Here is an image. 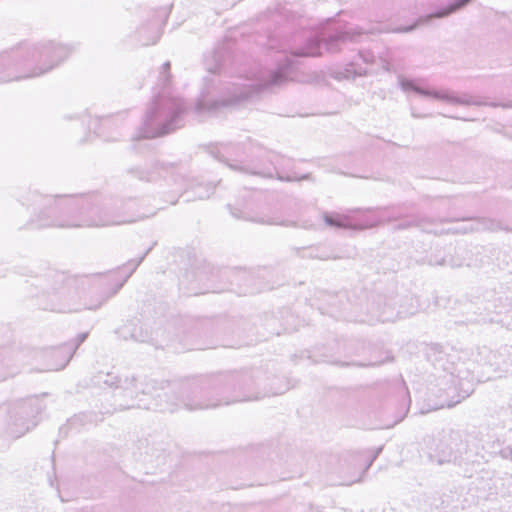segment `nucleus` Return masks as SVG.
<instances>
[{"mask_svg":"<svg viewBox=\"0 0 512 512\" xmlns=\"http://www.w3.org/2000/svg\"><path fill=\"white\" fill-rule=\"evenodd\" d=\"M325 219V222L329 225H333V226H336V227H342L343 226V222L341 221L340 218H333L332 216H325L324 217Z\"/></svg>","mask_w":512,"mask_h":512,"instance_id":"2","label":"nucleus"},{"mask_svg":"<svg viewBox=\"0 0 512 512\" xmlns=\"http://www.w3.org/2000/svg\"><path fill=\"white\" fill-rule=\"evenodd\" d=\"M471 0H456L454 3L449 6L443 8L442 10L434 13L431 17L442 18L450 15L451 13L461 9L466 4H468Z\"/></svg>","mask_w":512,"mask_h":512,"instance_id":"1","label":"nucleus"}]
</instances>
